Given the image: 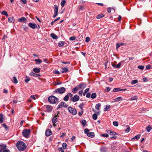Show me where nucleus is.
<instances>
[{
	"mask_svg": "<svg viewBox=\"0 0 152 152\" xmlns=\"http://www.w3.org/2000/svg\"><path fill=\"white\" fill-rule=\"evenodd\" d=\"M79 99V96L77 95H75L72 99H70V100H72L73 102L77 101Z\"/></svg>",
	"mask_w": 152,
	"mask_h": 152,
	"instance_id": "11",
	"label": "nucleus"
},
{
	"mask_svg": "<svg viewBox=\"0 0 152 152\" xmlns=\"http://www.w3.org/2000/svg\"><path fill=\"white\" fill-rule=\"evenodd\" d=\"M78 90V88L77 87H75V88H73L72 89V92L74 93H76L77 92Z\"/></svg>",
	"mask_w": 152,
	"mask_h": 152,
	"instance_id": "37",
	"label": "nucleus"
},
{
	"mask_svg": "<svg viewBox=\"0 0 152 152\" xmlns=\"http://www.w3.org/2000/svg\"><path fill=\"white\" fill-rule=\"evenodd\" d=\"M16 147L20 151H24L26 148L25 143L21 141H19L17 142Z\"/></svg>",
	"mask_w": 152,
	"mask_h": 152,
	"instance_id": "1",
	"label": "nucleus"
},
{
	"mask_svg": "<svg viewBox=\"0 0 152 152\" xmlns=\"http://www.w3.org/2000/svg\"><path fill=\"white\" fill-rule=\"evenodd\" d=\"M101 136L106 137H107L109 136L106 133L102 134H101Z\"/></svg>",
	"mask_w": 152,
	"mask_h": 152,
	"instance_id": "48",
	"label": "nucleus"
},
{
	"mask_svg": "<svg viewBox=\"0 0 152 152\" xmlns=\"http://www.w3.org/2000/svg\"><path fill=\"white\" fill-rule=\"evenodd\" d=\"M33 71L36 73H38L40 72V70L39 68H35L34 69Z\"/></svg>",
	"mask_w": 152,
	"mask_h": 152,
	"instance_id": "29",
	"label": "nucleus"
},
{
	"mask_svg": "<svg viewBox=\"0 0 152 152\" xmlns=\"http://www.w3.org/2000/svg\"><path fill=\"white\" fill-rule=\"evenodd\" d=\"M35 61L37 62V64H39L42 63V61L39 58L37 59H35L34 60Z\"/></svg>",
	"mask_w": 152,
	"mask_h": 152,
	"instance_id": "34",
	"label": "nucleus"
},
{
	"mask_svg": "<svg viewBox=\"0 0 152 152\" xmlns=\"http://www.w3.org/2000/svg\"><path fill=\"white\" fill-rule=\"evenodd\" d=\"M46 111L48 112H50L52 110V107L50 105H47L46 106Z\"/></svg>",
	"mask_w": 152,
	"mask_h": 152,
	"instance_id": "16",
	"label": "nucleus"
},
{
	"mask_svg": "<svg viewBox=\"0 0 152 152\" xmlns=\"http://www.w3.org/2000/svg\"><path fill=\"white\" fill-rule=\"evenodd\" d=\"M118 134L115 132L111 131V132H110V135H118Z\"/></svg>",
	"mask_w": 152,
	"mask_h": 152,
	"instance_id": "28",
	"label": "nucleus"
},
{
	"mask_svg": "<svg viewBox=\"0 0 152 152\" xmlns=\"http://www.w3.org/2000/svg\"><path fill=\"white\" fill-rule=\"evenodd\" d=\"M30 80V78L29 77H28L26 79H25V81L26 83H28V81Z\"/></svg>",
	"mask_w": 152,
	"mask_h": 152,
	"instance_id": "56",
	"label": "nucleus"
},
{
	"mask_svg": "<svg viewBox=\"0 0 152 152\" xmlns=\"http://www.w3.org/2000/svg\"><path fill=\"white\" fill-rule=\"evenodd\" d=\"M51 36L52 38L54 39H56L58 38L57 36L54 33H52L51 34Z\"/></svg>",
	"mask_w": 152,
	"mask_h": 152,
	"instance_id": "27",
	"label": "nucleus"
},
{
	"mask_svg": "<svg viewBox=\"0 0 152 152\" xmlns=\"http://www.w3.org/2000/svg\"><path fill=\"white\" fill-rule=\"evenodd\" d=\"M68 71H69V69L68 68H65V67H64L62 68V73H66V72H67Z\"/></svg>",
	"mask_w": 152,
	"mask_h": 152,
	"instance_id": "30",
	"label": "nucleus"
},
{
	"mask_svg": "<svg viewBox=\"0 0 152 152\" xmlns=\"http://www.w3.org/2000/svg\"><path fill=\"white\" fill-rule=\"evenodd\" d=\"M138 83V80H132L131 82V84L133 85L136 84Z\"/></svg>",
	"mask_w": 152,
	"mask_h": 152,
	"instance_id": "45",
	"label": "nucleus"
},
{
	"mask_svg": "<svg viewBox=\"0 0 152 152\" xmlns=\"http://www.w3.org/2000/svg\"><path fill=\"white\" fill-rule=\"evenodd\" d=\"M89 130L88 129H86L84 130V133L85 134H87L88 136L91 138L94 137L95 136V134L94 132H90L89 133Z\"/></svg>",
	"mask_w": 152,
	"mask_h": 152,
	"instance_id": "4",
	"label": "nucleus"
},
{
	"mask_svg": "<svg viewBox=\"0 0 152 152\" xmlns=\"http://www.w3.org/2000/svg\"><path fill=\"white\" fill-rule=\"evenodd\" d=\"M100 151L101 152H107L108 149L105 147L103 146L101 147Z\"/></svg>",
	"mask_w": 152,
	"mask_h": 152,
	"instance_id": "19",
	"label": "nucleus"
},
{
	"mask_svg": "<svg viewBox=\"0 0 152 152\" xmlns=\"http://www.w3.org/2000/svg\"><path fill=\"white\" fill-rule=\"evenodd\" d=\"M21 1L23 4H26V0H21Z\"/></svg>",
	"mask_w": 152,
	"mask_h": 152,
	"instance_id": "59",
	"label": "nucleus"
},
{
	"mask_svg": "<svg viewBox=\"0 0 152 152\" xmlns=\"http://www.w3.org/2000/svg\"><path fill=\"white\" fill-rule=\"evenodd\" d=\"M18 21L20 22H23L26 23L27 21V20L26 18L24 17H22L21 18H19L18 19Z\"/></svg>",
	"mask_w": 152,
	"mask_h": 152,
	"instance_id": "10",
	"label": "nucleus"
},
{
	"mask_svg": "<svg viewBox=\"0 0 152 152\" xmlns=\"http://www.w3.org/2000/svg\"><path fill=\"white\" fill-rule=\"evenodd\" d=\"M138 68L141 70H142L144 69V67L143 66L139 65L138 66Z\"/></svg>",
	"mask_w": 152,
	"mask_h": 152,
	"instance_id": "49",
	"label": "nucleus"
},
{
	"mask_svg": "<svg viewBox=\"0 0 152 152\" xmlns=\"http://www.w3.org/2000/svg\"><path fill=\"white\" fill-rule=\"evenodd\" d=\"M83 111H80V112H79L78 113V115L80 116H81L82 115V114H83Z\"/></svg>",
	"mask_w": 152,
	"mask_h": 152,
	"instance_id": "61",
	"label": "nucleus"
},
{
	"mask_svg": "<svg viewBox=\"0 0 152 152\" xmlns=\"http://www.w3.org/2000/svg\"><path fill=\"white\" fill-rule=\"evenodd\" d=\"M67 145L65 142L63 143L62 144V147L64 149L66 148L67 147Z\"/></svg>",
	"mask_w": 152,
	"mask_h": 152,
	"instance_id": "43",
	"label": "nucleus"
},
{
	"mask_svg": "<svg viewBox=\"0 0 152 152\" xmlns=\"http://www.w3.org/2000/svg\"><path fill=\"white\" fill-rule=\"evenodd\" d=\"M92 118L94 120H96L97 118V115L96 113L93 114L92 115Z\"/></svg>",
	"mask_w": 152,
	"mask_h": 152,
	"instance_id": "38",
	"label": "nucleus"
},
{
	"mask_svg": "<svg viewBox=\"0 0 152 152\" xmlns=\"http://www.w3.org/2000/svg\"><path fill=\"white\" fill-rule=\"evenodd\" d=\"M54 73L55 74H56V75H58V74H60V72H59L56 70L54 71Z\"/></svg>",
	"mask_w": 152,
	"mask_h": 152,
	"instance_id": "53",
	"label": "nucleus"
},
{
	"mask_svg": "<svg viewBox=\"0 0 152 152\" xmlns=\"http://www.w3.org/2000/svg\"><path fill=\"white\" fill-rule=\"evenodd\" d=\"M28 25L32 29H34L36 28V24L34 23H28Z\"/></svg>",
	"mask_w": 152,
	"mask_h": 152,
	"instance_id": "17",
	"label": "nucleus"
},
{
	"mask_svg": "<svg viewBox=\"0 0 152 152\" xmlns=\"http://www.w3.org/2000/svg\"><path fill=\"white\" fill-rule=\"evenodd\" d=\"M104 16V15L102 14L101 13L97 15L96 18L97 19H99Z\"/></svg>",
	"mask_w": 152,
	"mask_h": 152,
	"instance_id": "33",
	"label": "nucleus"
},
{
	"mask_svg": "<svg viewBox=\"0 0 152 152\" xmlns=\"http://www.w3.org/2000/svg\"><path fill=\"white\" fill-rule=\"evenodd\" d=\"M57 112L58 114L55 115L52 120V122L53 124L56 123L58 121V119L57 117L59 116L58 114H59V112Z\"/></svg>",
	"mask_w": 152,
	"mask_h": 152,
	"instance_id": "9",
	"label": "nucleus"
},
{
	"mask_svg": "<svg viewBox=\"0 0 152 152\" xmlns=\"http://www.w3.org/2000/svg\"><path fill=\"white\" fill-rule=\"evenodd\" d=\"M75 39L76 37L74 36L71 37L69 38V39L71 41H73L75 40Z\"/></svg>",
	"mask_w": 152,
	"mask_h": 152,
	"instance_id": "51",
	"label": "nucleus"
},
{
	"mask_svg": "<svg viewBox=\"0 0 152 152\" xmlns=\"http://www.w3.org/2000/svg\"><path fill=\"white\" fill-rule=\"evenodd\" d=\"M68 106V105L65 102H61L58 106L57 110H58L59 108L62 107L66 108Z\"/></svg>",
	"mask_w": 152,
	"mask_h": 152,
	"instance_id": "7",
	"label": "nucleus"
},
{
	"mask_svg": "<svg viewBox=\"0 0 152 152\" xmlns=\"http://www.w3.org/2000/svg\"><path fill=\"white\" fill-rule=\"evenodd\" d=\"M8 21L10 23H13L15 22V19L12 17H10L8 18Z\"/></svg>",
	"mask_w": 152,
	"mask_h": 152,
	"instance_id": "20",
	"label": "nucleus"
},
{
	"mask_svg": "<svg viewBox=\"0 0 152 152\" xmlns=\"http://www.w3.org/2000/svg\"><path fill=\"white\" fill-rule=\"evenodd\" d=\"M126 90V89H121L118 88H115L113 89V91L114 92H116L121 91H125Z\"/></svg>",
	"mask_w": 152,
	"mask_h": 152,
	"instance_id": "14",
	"label": "nucleus"
},
{
	"mask_svg": "<svg viewBox=\"0 0 152 152\" xmlns=\"http://www.w3.org/2000/svg\"><path fill=\"white\" fill-rule=\"evenodd\" d=\"M96 94L95 93H94L92 94L91 95V98L92 99H94L96 97Z\"/></svg>",
	"mask_w": 152,
	"mask_h": 152,
	"instance_id": "32",
	"label": "nucleus"
},
{
	"mask_svg": "<svg viewBox=\"0 0 152 152\" xmlns=\"http://www.w3.org/2000/svg\"><path fill=\"white\" fill-rule=\"evenodd\" d=\"M140 134H138V135H137L136 136H135L134 137H133L132 139V140H134V139H136V140H138V139H139V138H140Z\"/></svg>",
	"mask_w": 152,
	"mask_h": 152,
	"instance_id": "24",
	"label": "nucleus"
},
{
	"mask_svg": "<svg viewBox=\"0 0 152 152\" xmlns=\"http://www.w3.org/2000/svg\"><path fill=\"white\" fill-rule=\"evenodd\" d=\"M122 99V98L121 96L118 97L117 98L114 99L115 102H118L121 100Z\"/></svg>",
	"mask_w": 152,
	"mask_h": 152,
	"instance_id": "26",
	"label": "nucleus"
},
{
	"mask_svg": "<svg viewBox=\"0 0 152 152\" xmlns=\"http://www.w3.org/2000/svg\"><path fill=\"white\" fill-rule=\"evenodd\" d=\"M110 107V105H106V107L104 108V111H106Z\"/></svg>",
	"mask_w": 152,
	"mask_h": 152,
	"instance_id": "44",
	"label": "nucleus"
},
{
	"mask_svg": "<svg viewBox=\"0 0 152 152\" xmlns=\"http://www.w3.org/2000/svg\"><path fill=\"white\" fill-rule=\"evenodd\" d=\"M123 44L122 43H116V48L117 49H118L121 46L123 45Z\"/></svg>",
	"mask_w": 152,
	"mask_h": 152,
	"instance_id": "41",
	"label": "nucleus"
},
{
	"mask_svg": "<svg viewBox=\"0 0 152 152\" xmlns=\"http://www.w3.org/2000/svg\"><path fill=\"white\" fill-rule=\"evenodd\" d=\"M12 81V82L15 84H16L18 83V81L16 77L15 76L13 77Z\"/></svg>",
	"mask_w": 152,
	"mask_h": 152,
	"instance_id": "21",
	"label": "nucleus"
},
{
	"mask_svg": "<svg viewBox=\"0 0 152 152\" xmlns=\"http://www.w3.org/2000/svg\"><path fill=\"white\" fill-rule=\"evenodd\" d=\"M66 1L65 0H62L61 1V6L63 7L64 6L66 3Z\"/></svg>",
	"mask_w": 152,
	"mask_h": 152,
	"instance_id": "39",
	"label": "nucleus"
},
{
	"mask_svg": "<svg viewBox=\"0 0 152 152\" xmlns=\"http://www.w3.org/2000/svg\"><path fill=\"white\" fill-rule=\"evenodd\" d=\"M69 97L68 95L67 94L63 98V100L65 101H67L69 100Z\"/></svg>",
	"mask_w": 152,
	"mask_h": 152,
	"instance_id": "40",
	"label": "nucleus"
},
{
	"mask_svg": "<svg viewBox=\"0 0 152 152\" xmlns=\"http://www.w3.org/2000/svg\"><path fill=\"white\" fill-rule=\"evenodd\" d=\"M111 11V8L110 7H108L107 8V12L108 13H110Z\"/></svg>",
	"mask_w": 152,
	"mask_h": 152,
	"instance_id": "55",
	"label": "nucleus"
},
{
	"mask_svg": "<svg viewBox=\"0 0 152 152\" xmlns=\"http://www.w3.org/2000/svg\"><path fill=\"white\" fill-rule=\"evenodd\" d=\"M137 97L136 96H132L131 98L130 99V100H137Z\"/></svg>",
	"mask_w": 152,
	"mask_h": 152,
	"instance_id": "42",
	"label": "nucleus"
},
{
	"mask_svg": "<svg viewBox=\"0 0 152 152\" xmlns=\"http://www.w3.org/2000/svg\"><path fill=\"white\" fill-rule=\"evenodd\" d=\"M52 134V132L50 129H47L45 132V135L47 137H48L51 135Z\"/></svg>",
	"mask_w": 152,
	"mask_h": 152,
	"instance_id": "13",
	"label": "nucleus"
},
{
	"mask_svg": "<svg viewBox=\"0 0 152 152\" xmlns=\"http://www.w3.org/2000/svg\"><path fill=\"white\" fill-rule=\"evenodd\" d=\"M81 123L82 124L83 127H85L86 124V121L85 120H82L81 121Z\"/></svg>",
	"mask_w": 152,
	"mask_h": 152,
	"instance_id": "25",
	"label": "nucleus"
},
{
	"mask_svg": "<svg viewBox=\"0 0 152 152\" xmlns=\"http://www.w3.org/2000/svg\"><path fill=\"white\" fill-rule=\"evenodd\" d=\"M90 96H91V93L89 92V93H88L86 95V97H87V98H89L90 97Z\"/></svg>",
	"mask_w": 152,
	"mask_h": 152,
	"instance_id": "58",
	"label": "nucleus"
},
{
	"mask_svg": "<svg viewBox=\"0 0 152 152\" xmlns=\"http://www.w3.org/2000/svg\"><path fill=\"white\" fill-rule=\"evenodd\" d=\"M29 75L31 76H33L36 77H41V75L40 74H36L33 72L30 73Z\"/></svg>",
	"mask_w": 152,
	"mask_h": 152,
	"instance_id": "18",
	"label": "nucleus"
},
{
	"mask_svg": "<svg viewBox=\"0 0 152 152\" xmlns=\"http://www.w3.org/2000/svg\"><path fill=\"white\" fill-rule=\"evenodd\" d=\"M126 127H127V128L124 130V132L125 133L128 132L130 130V128L129 125L127 126Z\"/></svg>",
	"mask_w": 152,
	"mask_h": 152,
	"instance_id": "35",
	"label": "nucleus"
},
{
	"mask_svg": "<svg viewBox=\"0 0 152 152\" xmlns=\"http://www.w3.org/2000/svg\"><path fill=\"white\" fill-rule=\"evenodd\" d=\"M65 133H62V134L60 136V137L63 138L65 135Z\"/></svg>",
	"mask_w": 152,
	"mask_h": 152,
	"instance_id": "62",
	"label": "nucleus"
},
{
	"mask_svg": "<svg viewBox=\"0 0 152 152\" xmlns=\"http://www.w3.org/2000/svg\"><path fill=\"white\" fill-rule=\"evenodd\" d=\"M101 104L99 103L98 104H96L95 106V108L97 110H98L99 109V107H101Z\"/></svg>",
	"mask_w": 152,
	"mask_h": 152,
	"instance_id": "31",
	"label": "nucleus"
},
{
	"mask_svg": "<svg viewBox=\"0 0 152 152\" xmlns=\"http://www.w3.org/2000/svg\"><path fill=\"white\" fill-rule=\"evenodd\" d=\"M87 85L84 83H81L78 85L79 88L80 89H84L86 87Z\"/></svg>",
	"mask_w": 152,
	"mask_h": 152,
	"instance_id": "15",
	"label": "nucleus"
},
{
	"mask_svg": "<svg viewBox=\"0 0 152 152\" xmlns=\"http://www.w3.org/2000/svg\"><path fill=\"white\" fill-rule=\"evenodd\" d=\"M58 7L57 5H54V14L53 16V17L54 18H55L58 15Z\"/></svg>",
	"mask_w": 152,
	"mask_h": 152,
	"instance_id": "8",
	"label": "nucleus"
},
{
	"mask_svg": "<svg viewBox=\"0 0 152 152\" xmlns=\"http://www.w3.org/2000/svg\"><path fill=\"white\" fill-rule=\"evenodd\" d=\"M2 14L5 15L7 17L8 16V15L7 13V12L5 11H2L1 13Z\"/></svg>",
	"mask_w": 152,
	"mask_h": 152,
	"instance_id": "46",
	"label": "nucleus"
},
{
	"mask_svg": "<svg viewBox=\"0 0 152 152\" xmlns=\"http://www.w3.org/2000/svg\"><path fill=\"white\" fill-rule=\"evenodd\" d=\"M65 43V42L63 41H60L58 43V45L59 47L63 46Z\"/></svg>",
	"mask_w": 152,
	"mask_h": 152,
	"instance_id": "23",
	"label": "nucleus"
},
{
	"mask_svg": "<svg viewBox=\"0 0 152 152\" xmlns=\"http://www.w3.org/2000/svg\"><path fill=\"white\" fill-rule=\"evenodd\" d=\"M30 132L31 130L30 129H25L23 130L22 134L24 137L27 138L30 134Z\"/></svg>",
	"mask_w": 152,
	"mask_h": 152,
	"instance_id": "5",
	"label": "nucleus"
},
{
	"mask_svg": "<svg viewBox=\"0 0 152 152\" xmlns=\"http://www.w3.org/2000/svg\"><path fill=\"white\" fill-rule=\"evenodd\" d=\"M113 124L115 126H117L118 125V123L117 121H114L113 122Z\"/></svg>",
	"mask_w": 152,
	"mask_h": 152,
	"instance_id": "50",
	"label": "nucleus"
},
{
	"mask_svg": "<svg viewBox=\"0 0 152 152\" xmlns=\"http://www.w3.org/2000/svg\"><path fill=\"white\" fill-rule=\"evenodd\" d=\"M68 110L69 113L72 115H75L77 113V110L76 109L71 107L68 108Z\"/></svg>",
	"mask_w": 152,
	"mask_h": 152,
	"instance_id": "6",
	"label": "nucleus"
},
{
	"mask_svg": "<svg viewBox=\"0 0 152 152\" xmlns=\"http://www.w3.org/2000/svg\"><path fill=\"white\" fill-rule=\"evenodd\" d=\"M121 63H119L115 66V68H120L121 66Z\"/></svg>",
	"mask_w": 152,
	"mask_h": 152,
	"instance_id": "52",
	"label": "nucleus"
},
{
	"mask_svg": "<svg viewBox=\"0 0 152 152\" xmlns=\"http://www.w3.org/2000/svg\"><path fill=\"white\" fill-rule=\"evenodd\" d=\"M3 115L2 113L0 114V123H2L3 122Z\"/></svg>",
	"mask_w": 152,
	"mask_h": 152,
	"instance_id": "36",
	"label": "nucleus"
},
{
	"mask_svg": "<svg viewBox=\"0 0 152 152\" xmlns=\"http://www.w3.org/2000/svg\"><path fill=\"white\" fill-rule=\"evenodd\" d=\"M78 8L79 11H83L84 9L83 7L82 6H79Z\"/></svg>",
	"mask_w": 152,
	"mask_h": 152,
	"instance_id": "47",
	"label": "nucleus"
},
{
	"mask_svg": "<svg viewBox=\"0 0 152 152\" xmlns=\"http://www.w3.org/2000/svg\"><path fill=\"white\" fill-rule=\"evenodd\" d=\"M67 95H68L69 97H72L73 96V95L70 93H69L67 94Z\"/></svg>",
	"mask_w": 152,
	"mask_h": 152,
	"instance_id": "64",
	"label": "nucleus"
},
{
	"mask_svg": "<svg viewBox=\"0 0 152 152\" xmlns=\"http://www.w3.org/2000/svg\"><path fill=\"white\" fill-rule=\"evenodd\" d=\"M83 93V91L81 90L79 92V95L80 96H82Z\"/></svg>",
	"mask_w": 152,
	"mask_h": 152,
	"instance_id": "60",
	"label": "nucleus"
},
{
	"mask_svg": "<svg viewBox=\"0 0 152 152\" xmlns=\"http://www.w3.org/2000/svg\"><path fill=\"white\" fill-rule=\"evenodd\" d=\"M49 102L52 104H55L58 102V99L53 96H50L48 98Z\"/></svg>",
	"mask_w": 152,
	"mask_h": 152,
	"instance_id": "2",
	"label": "nucleus"
},
{
	"mask_svg": "<svg viewBox=\"0 0 152 152\" xmlns=\"http://www.w3.org/2000/svg\"><path fill=\"white\" fill-rule=\"evenodd\" d=\"M90 39V38L89 37H87L85 41L86 42H89Z\"/></svg>",
	"mask_w": 152,
	"mask_h": 152,
	"instance_id": "54",
	"label": "nucleus"
},
{
	"mask_svg": "<svg viewBox=\"0 0 152 152\" xmlns=\"http://www.w3.org/2000/svg\"><path fill=\"white\" fill-rule=\"evenodd\" d=\"M143 81L144 82H146L147 81V79L146 77H144L142 79Z\"/></svg>",
	"mask_w": 152,
	"mask_h": 152,
	"instance_id": "63",
	"label": "nucleus"
},
{
	"mask_svg": "<svg viewBox=\"0 0 152 152\" xmlns=\"http://www.w3.org/2000/svg\"><path fill=\"white\" fill-rule=\"evenodd\" d=\"M6 145L5 144L2 143L0 144V152L4 150L6 148Z\"/></svg>",
	"mask_w": 152,
	"mask_h": 152,
	"instance_id": "12",
	"label": "nucleus"
},
{
	"mask_svg": "<svg viewBox=\"0 0 152 152\" xmlns=\"http://www.w3.org/2000/svg\"><path fill=\"white\" fill-rule=\"evenodd\" d=\"M66 90V89L64 87H62L55 90L53 91V92L54 94H62L65 92Z\"/></svg>",
	"mask_w": 152,
	"mask_h": 152,
	"instance_id": "3",
	"label": "nucleus"
},
{
	"mask_svg": "<svg viewBox=\"0 0 152 152\" xmlns=\"http://www.w3.org/2000/svg\"><path fill=\"white\" fill-rule=\"evenodd\" d=\"M152 129V128L151 125L148 126L146 128V129L147 132H149L151 131Z\"/></svg>",
	"mask_w": 152,
	"mask_h": 152,
	"instance_id": "22",
	"label": "nucleus"
},
{
	"mask_svg": "<svg viewBox=\"0 0 152 152\" xmlns=\"http://www.w3.org/2000/svg\"><path fill=\"white\" fill-rule=\"evenodd\" d=\"M151 66L149 65H148L146 66V68L147 69H151Z\"/></svg>",
	"mask_w": 152,
	"mask_h": 152,
	"instance_id": "57",
	"label": "nucleus"
}]
</instances>
